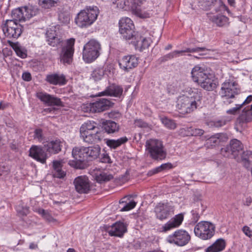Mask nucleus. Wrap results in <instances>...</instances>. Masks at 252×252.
<instances>
[{"instance_id": "nucleus-17", "label": "nucleus", "mask_w": 252, "mask_h": 252, "mask_svg": "<svg viewBox=\"0 0 252 252\" xmlns=\"http://www.w3.org/2000/svg\"><path fill=\"white\" fill-rule=\"evenodd\" d=\"M37 97L41 101L48 106H63L60 98L46 93L38 92L36 93Z\"/></svg>"}, {"instance_id": "nucleus-11", "label": "nucleus", "mask_w": 252, "mask_h": 252, "mask_svg": "<svg viewBox=\"0 0 252 252\" xmlns=\"http://www.w3.org/2000/svg\"><path fill=\"white\" fill-rule=\"evenodd\" d=\"M75 39L71 38L66 40V44L63 46L60 53L61 62L63 64H70L73 61L74 52Z\"/></svg>"}, {"instance_id": "nucleus-14", "label": "nucleus", "mask_w": 252, "mask_h": 252, "mask_svg": "<svg viewBox=\"0 0 252 252\" xmlns=\"http://www.w3.org/2000/svg\"><path fill=\"white\" fill-rule=\"evenodd\" d=\"M138 60L135 55L125 56L119 60V65L121 69L128 72L137 66Z\"/></svg>"}, {"instance_id": "nucleus-46", "label": "nucleus", "mask_w": 252, "mask_h": 252, "mask_svg": "<svg viewBox=\"0 0 252 252\" xmlns=\"http://www.w3.org/2000/svg\"><path fill=\"white\" fill-rule=\"evenodd\" d=\"M113 178L112 176L110 174H107L104 172H102L96 176V180L97 182L101 183L102 182H106L110 180Z\"/></svg>"}, {"instance_id": "nucleus-16", "label": "nucleus", "mask_w": 252, "mask_h": 252, "mask_svg": "<svg viewBox=\"0 0 252 252\" xmlns=\"http://www.w3.org/2000/svg\"><path fill=\"white\" fill-rule=\"evenodd\" d=\"M76 190L79 193H87L90 190V181L86 176L76 177L74 181Z\"/></svg>"}, {"instance_id": "nucleus-63", "label": "nucleus", "mask_w": 252, "mask_h": 252, "mask_svg": "<svg viewBox=\"0 0 252 252\" xmlns=\"http://www.w3.org/2000/svg\"><path fill=\"white\" fill-rule=\"evenodd\" d=\"M242 230L244 234L249 238H251L252 237V231L251 230L249 227L247 226H244L243 227Z\"/></svg>"}, {"instance_id": "nucleus-25", "label": "nucleus", "mask_w": 252, "mask_h": 252, "mask_svg": "<svg viewBox=\"0 0 252 252\" xmlns=\"http://www.w3.org/2000/svg\"><path fill=\"white\" fill-rule=\"evenodd\" d=\"M130 43L132 44L136 49L139 48L140 50L146 49L149 47L151 43L150 38L142 37L138 33L134 36Z\"/></svg>"}, {"instance_id": "nucleus-13", "label": "nucleus", "mask_w": 252, "mask_h": 252, "mask_svg": "<svg viewBox=\"0 0 252 252\" xmlns=\"http://www.w3.org/2000/svg\"><path fill=\"white\" fill-rule=\"evenodd\" d=\"M72 155L75 160V167L76 168H84V162H87L86 147L84 146L75 147L72 151Z\"/></svg>"}, {"instance_id": "nucleus-31", "label": "nucleus", "mask_w": 252, "mask_h": 252, "mask_svg": "<svg viewBox=\"0 0 252 252\" xmlns=\"http://www.w3.org/2000/svg\"><path fill=\"white\" fill-rule=\"evenodd\" d=\"M102 127L108 134H113L119 130V125L115 122L106 120L102 123Z\"/></svg>"}, {"instance_id": "nucleus-42", "label": "nucleus", "mask_w": 252, "mask_h": 252, "mask_svg": "<svg viewBox=\"0 0 252 252\" xmlns=\"http://www.w3.org/2000/svg\"><path fill=\"white\" fill-rule=\"evenodd\" d=\"M12 47L18 56L23 59L27 57V54L26 50L18 44L14 43L12 45Z\"/></svg>"}, {"instance_id": "nucleus-2", "label": "nucleus", "mask_w": 252, "mask_h": 252, "mask_svg": "<svg viewBox=\"0 0 252 252\" xmlns=\"http://www.w3.org/2000/svg\"><path fill=\"white\" fill-rule=\"evenodd\" d=\"M191 74L193 81L204 90L211 91L217 88L214 74L209 73L205 68L196 65L192 68Z\"/></svg>"}, {"instance_id": "nucleus-8", "label": "nucleus", "mask_w": 252, "mask_h": 252, "mask_svg": "<svg viewBox=\"0 0 252 252\" xmlns=\"http://www.w3.org/2000/svg\"><path fill=\"white\" fill-rule=\"evenodd\" d=\"M2 28L5 36L9 38H17L23 31L22 25L13 20H6Z\"/></svg>"}, {"instance_id": "nucleus-64", "label": "nucleus", "mask_w": 252, "mask_h": 252, "mask_svg": "<svg viewBox=\"0 0 252 252\" xmlns=\"http://www.w3.org/2000/svg\"><path fill=\"white\" fill-rule=\"evenodd\" d=\"M62 163L60 161L56 160L53 162V167L54 171L56 170H59V169L62 168Z\"/></svg>"}, {"instance_id": "nucleus-37", "label": "nucleus", "mask_w": 252, "mask_h": 252, "mask_svg": "<svg viewBox=\"0 0 252 252\" xmlns=\"http://www.w3.org/2000/svg\"><path fill=\"white\" fill-rule=\"evenodd\" d=\"M212 8H214L216 12H224L226 11L228 13L229 10L227 6L221 0H215L212 2L211 5Z\"/></svg>"}, {"instance_id": "nucleus-18", "label": "nucleus", "mask_w": 252, "mask_h": 252, "mask_svg": "<svg viewBox=\"0 0 252 252\" xmlns=\"http://www.w3.org/2000/svg\"><path fill=\"white\" fill-rule=\"evenodd\" d=\"M172 209V206L167 203H158L155 208L156 218L161 220L167 219Z\"/></svg>"}, {"instance_id": "nucleus-7", "label": "nucleus", "mask_w": 252, "mask_h": 252, "mask_svg": "<svg viewBox=\"0 0 252 252\" xmlns=\"http://www.w3.org/2000/svg\"><path fill=\"white\" fill-rule=\"evenodd\" d=\"M113 105L114 103L110 100L102 98L84 105L83 109L86 112L100 113L109 109Z\"/></svg>"}, {"instance_id": "nucleus-4", "label": "nucleus", "mask_w": 252, "mask_h": 252, "mask_svg": "<svg viewBox=\"0 0 252 252\" xmlns=\"http://www.w3.org/2000/svg\"><path fill=\"white\" fill-rule=\"evenodd\" d=\"M216 225L209 221H201L196 224L194 233L196 237L202 240H209L215 234Z\"/></svg>"}, {"instance_id": "nucleus-59", "label": "nucleus", "mask_w": 252, "mask_h": 252, "mask_svg": "<svg viewBox=\"0 0 252 252\" xmlns=\"http://www.w3.org/2000/svg\"><path fill=\"white\" fill-rule=\"evenodd\" d=\"M175 54H176V52H174V51L170 52V53L167 54L166 55L163 56L161 58V61L163 62H165L173 59L174 58H176Z\"/></svg>"}, {"instance_id": "nucleus-22", "label": "nucleus", "mask_w": 252, "mask_h": 252, "mask_svg": "<svg viewBox=\"0 0 252 252\" xmlns=\"http://www.w3.org/2000/svg\"><path fill=\"white\" fill-rule=\"evenodd\" d=\"M184 214L180 213L171 218L162 226V232H167L171 229L178 227L184 220Z\"/></svg>"}, {"instance_id": "nucleus-53", "label": "nucleus", "mask_w": 252, "mask_h": 252, "mask_svg": "<svg viewBox=\"0 0 252 252\" xmlns=\"http://www.w3.org/2000/svg\"><path fill=\"white\" fill-rule=\"evenodd\" d=\"M192 218H191V221L193 223H196L199 220L200 215L199 214L198 212L196 210H192L191 211Z\"/></svg>"}, {"instance_id": "nucleus-20", "label": "nucleus", "mask_w": 252, "mask_h": 252, "mask_svg": "<svg viewBox=\"0 0 252 252\" xmlns=\"http://www.w3.org/2000/svg\"><path fill=\"white\" fill-rule=\"evenodd\" d=\"M57 27L53 26L48 28L46 33L47 41L48 44L51 46L56 47L61 45V43L63 41L57 34Z\"/></svg>"}, {"instance_id": "nucleus-58", "label": "nucleus", "mask_w": 252, "mask_h": 252, "mask_svg": "<svg viewBox=\"0 0 252 252\" xmlns=\"http://www.w3.org/2000/svg\"><path fill=\"white\" fill-rule=\"evenodd\" d=\"M134 125L139 127H147L148 124L141 119H136L134 121Z\"/></svg>"}, {"instance_id": "nucleus-33", "label": "nucleus", "mask_w": 252, "mask_h": 252, "mask_svg": "<svg viewBox=\"0 0 252 252\" xmlns=\"http://www.w3.org/2000/svg\"><path fill=\"white\" fill-rule=\"evenodd\" d=\"M145 0H121L118 4L120 3L122 8L126 9L127 8L136 9L138 6L140 5Z\"/></svg>"}, {"instance_id": "nucleus-29", "label": "nucleus", "mask_w": 252, "mask_h": 252, "mask_svg": "<svg viewBox=\"0 0 252 252\" xmlns=\"http://www.w3.org/2000/svg\"><path fill=\"white\" fill-rule=\"evenodd\" d=\"M226 243L224 239L220 238L217 239L212 245L207 248L205 252H220L225 248Z\"/></svg>"}, {"instance_id": "nucleus-60", "label": "nucleus", "mask_w": 252, "mask_h": 252, "mask_svg": "<svg viewBox=\"0 0 252 252\" xmlns=\"http://www.w3.org/2000/svg\"><path fill=\"white\" fill-rule=\"evenodd\" d=\"M191 130V127H185L180 129V133L183 136H189L190 135H188V133H190Z\"/></svg>"}, {"instance_id": "nucleus-3", "label": "nucleus", "mask_w": 252, "mask_h": 252, "mask_svg": "<svg viewBox=\"0 0 252 252\" xmlns=\"http://www.w3.org/2000/svg\"><path fill=\"white\" fill-rule=\"evenodd\" d=\"M99 12V9L96 6H86L77 14L75 23L80 28H87L96 21Z\"/></svg>"}, {"instance_id": "nucleus-57", "label": "nucleus", "mask_w": 252, "mask_h": 252, "mask_svg": "<svg viewBox=\"0 0 252 252\" xmlns=\"http://www.w3.org/2000/svg\"><path fill=\"white\" fill-rule=\"evenodd\" d=\"M54 176L58 178H63L66 175L65 172H64L62 168L59 170L54 171Z\"/></svg>"}, {"instance_id": "nucleus-27", "label": "nucleus", "mask_w": 252, "mask_h": 252, "mask_svg": "<svg viewBox=\"0 0 252 252\" xmlns=\"http://www.w3.org/2000/svg\"><path fill=\"white\" fill-rule=\"evenodd\" d=\"M62 146L63 142L59 139L52 140L44 145L46 152L53 154L59 153L62 150Z\"/></svg>"}, {"instance_id": "nucleus-21", "label": "nucleus", "mask_w": 252, "mask_h": 252, "mask_svg": "<svg viewBox=\"0 0 252 252\" xmlns=\"http://www.w3.org/2000/svg\"><path fill=\"white\" fill-rule=\"evenodd\" d=\"M123 92V88L121 86L112 84L107 86L104 91L98 93L96 96L108 95L120 97L122 95Z\"/></svg>"}, {"instance_id": "nucleus-35", "label": "nucleus", "mask_w": 252, "mask_h": 252, "mask_svg": "<svg viewBox=\"0 0 252 252\" xmlns=\"http://www.w3.org/2000/svg\"><path fill=\"white\" fill-rule=\"evenodd\" d=\"M229 84L227 83H223L221 88L220 94L222 97L226 98H233L237 94H233L232 90L230 88H228Z\"/></svg>"}, {"instance_id": "nucleus-1", "label": "nucleus", "mask_w": 252, "mask_h": 252, "mask_svg": "<svg viewBox=\"0 0 252 252\" xmlns=\"http://www.w3.org/2000/svg\"><path fill=\"white\" fill-rule=\"evenodd\" d=\"M202 94L196 89H190L177 98L176 107L180 114L186 115L194 112L201 104Z\"/></svg>"}, {"instance_id": "nucleus-34", "label": "nucleus", "mask_w": 252, "mask_h": 252, "mask_svg": "<svg viewBox=\"0 0 252 252\" xmlns=\"http://www.w3.org/2000/svg\"><path fill=\"white\" fill-rule=\"evenodd\" d=\"M128 141L126 137H122L117 140L107 139L106 141L107 145L111 149H116Z\"/></svg>"}, {"instance_id": "nucleus-30", "label": "nucleus", "mask_w": 252, "mask_h": 252, "mask_svg": "<svg viewBox=\"0 0 252 252\" xmlns=\"http://www.w3.org/2000/svg\"><path fill=\"white\" fill-rule=\"evenodd\" d=\"M101 148L98 145L86 147L87 161L96 159L100 154Z\"/></svg>"}, {"instance_id": "nucleus-61", "label": "nucleus", "mask_w": 252, "mask_h": 252, "mask_svg": "<svg viewBox=\"0 0 252 252\" xmlns=\"http://www.w3.org/2000/svg\"><path fill=\"white\" fill-rule=\"evenodd\" d=\"M160 172L163 170H168L172 168L173 166L171 163H166L162 164L160 166H158Z\"/></svg>"}, {"instance_id": "nucleus-45", "label": "nucleus", "mask_w": 252, "mask_h": 252, "mask_svg": "<svg viewBox=\"0 0 252 252\" xmlns=\"http://www.w3.org/2000/svg\"><path fill=\"white\" fill-rule=\"evenodd\" d=\"M224 83H227V84H229L228 88H230L232 90H231L233 92V94H238L240 92V89L238 88V84L236 83L235 81L234 80V79L232 78H230L228 79L225 80Z\"/></svg>"}, {"instance_id": "nucleus-54", "label": "nucleus", "mask_w": 252, "mask_h": 252, "mask_svg": "<svg viewBox=\"0 0 252 252\" xmlns=\"http://www.w3.org/2000/svg\"><path fill=\"white\" fill-rule=\"evenodd\" d=\"M10 172V169L8 166L0 164V176H6Z\"/></svg>"}, {"instance_id": "nucleus-44", "label": "nucleus", "mask_w": 252, "mask_h": 252, "mask_svg": "<svg viewBox=\"0 0 252 252\" xmlns=\"http://www.w3.org/2000/svg\"><path fill=\"white\" fill-rule=\"evenodd\" d=\"M104 74L103 68H97L95 69L91 74V78L95 81L100 80Z\"/></svg>"}, {"instance_id": "nucleus-38", "label": "nucleus", "mask_w": 252, "mask_h": 252, "mask_svg": "<svg viewBox=\"0 0 252 252\" xmlns=\"http://www.w3.org/2000/svg\"><path fill=\"white\" fill-rule=\"evenodd\" d=\"M244 110L245 112L239 118L240 121L246 123L251 122L252 121V104L250 108Z\"/></svg>"}, {"instance_id": "nucleus-15", "label": "nucleus", "mask_w": 252, "mask_h": 252, "mask_svg": "<svg viewBox=\"0 0 252 252\" xmlns=\"http://www.w3.org/2000/svg\"><path fill=\"white\" fill-rule=\"evenodd\" d=\"M29 156L42 164L46 163L48 158L47 153L41 146L32 145L29 150Z\"/></svg>"}, {"instance_id": "nucleus-48", "label": "nucleus", "mask_w": 252, "mask_h": 252, "mask_svg": "<svg viewBox=\"0 0 252 252\" xmlns=\"http://www.w3.org/2000/svg\"><path fill=\"white\" fill-rule=\"evenodd\" d=\"M59 20L63 24H67L70 21V16L64 12H61L59 14Z\"/></svg>"}, {"instance_id": "nucleus-52", "label": "nucleus", "mask_w": 252, "mask_h": 252, "mask_svg": "<svg viewBox=\"0 0 252 252\" xmlns=\"http://www.w3.org/2000/svg\"><path fill=\"white\" fill-rule=\"evenodd\" d=\"M38 213L39 214H41L42 215L44 219H45V220H47L49 221H51L53 219V218L49 214V213L44 209H39L38 210Z\"/></svg>"}, {"instance_id": "nucleus-32", "label": "nucleus", "mask_w": 252, "mask_h": 252, "mask_svg": "<svg viewBox=\"0 0 252 252\" xmlns=\"http://www.w3.org/2000/svg\"><path fill=\"white\" fill-rule=\"evenodd\" d=\"M96 129H98L96 127V123L94 121H88L81 126L80 128V135L93 132V131H96Z\"/></svg>"}, {"instance_id": "nucleus-56", "label": "nucleus", "mask_w": 252, "mask_h": 252, "mask_svg": "<svg viewBox=\"0 0 252 252\" xmlns=\"http://www.w3.org/2000/svg\"><path fill=\"white\" fill-rule=\"evenodd\" d=\"M54 176L58 178H63L66 175L65 172H64L62 168L59 170L54 171Z\"/></svg>"}, {"instance_id": "nucleus-43", "label": "nucleus", "mask_w": 252, "mask_h": 252, "mask_svg": "<svg viewBox=\"0 0 252 252\" xmlns=\"http://www.w3.org/2000/svg\"><path fill=\"white\" fill-rule=\"evenodd\" d=\"M60 0H38V3L42 8L48 9L55 6Z\"/></svg>"}, {"instance_id": "nucleus-28", "label": "nucleus", "mask_w": 252, "mask_h": 252, "mask_svg": "<svg viewBox=\"0 0 252 252\" xmlns=\"http://www.w3.org/2000/svg\"><path fill=\"white\" fill-rule=\"evenodd\" d=\"M210 20L218 27H227L229 25V18L221 14H217L209 16Z\"/></svg>"}, {"instance_id": "nucleus-36", "label": "nucleus", "mask_w": 252, "mask_h": 252, "mask_svg": "<svg viewBox=\"0 0 252 252\" xmlns=\"http://www.w3.org/2000/svg\"><path fill=\"white\" fill-rule=\"evenodd\" d=\"M205 51H208V49L205 47H195V48H187L183 50H175L174 51L176 52V57H179L180 55H183L185 53H195V52H202Z\"/></svg>"}, {"instance_id": "nucleus-51", "label": "nucleus", "mask_w": 252, "mask_h": 252, "mask_svg": "<svg viewBox=\"0 0 252 252\" xmlns=\"http://www.w3.org/2000/svg\"><path fill=\"white\" fill-rule=\"evenodd\" d=\"M190 133H188V135H190V136H197L202 135L204 131L200 128H193L191 127V130L190 131Z\"/></svg>"}, {"instance_id": "nucleus-10", "label": "nucleus", "mask_w": 252, "mask_h": 252, "mask_svg": "<svg viewBox=\"0 0 252 252\" xmlns=\"http://www.w3.org/2000/svg\"><path fill=\"white\" fill-rule=\"evenodd\" d=\"M191 237L189 234L182 229L176 230L173 233L169 235L167 238L168 242L178 246L183 247L189 243Z\"/></svg>"}, {"instance_id": "nucleus-9", "label": "nucleus", "mask_w": 252, "mask_h": 252, "mask_svg": "<svg viewBox=\"0 0 252 252\" xmlns=\"http://www.w3.org/2000/svg\"><path fill=\"white\" fill-rule=\"evenodd\" d=\"M119 32L126 40L133 39L136 34L134 31V26L132 21L129 18H122L119 21Z\"/></svg>"}, {"instance_id": "nucleus-24", "label": "nucleus", "mask_w": 252, "mask_h": 252, "mask_svg": "<svg viewBox=\"0 0 252 252\" xmlns=\"http://www.w3.org/2000/svg\"><path fill=\"white\" fill-rule=\"evenodd\" d=\"M45 81L51 85L59 86L64 85L67 82L65 76L59 73L47 74Z\"/></svg>"}, {"instance_id": "nucleus-19", "label": "nucleus", "mask_w": 252, "mask_h": 252, "mask_svg": "<svg viewBox=\"0 0 252 252\" xmlns=\"http://www.w3.org/2000/svg\"><path fill=\"white\" fill-rule=\"evenodd\" d=\"M104 133L100 130L88 133L87 134L80 135L81 139L88 144H95L101 141L104 137Z\"/></svg>"}, {"instance_id": "nucleus-26", "label": "nucleus", "mask_w": 252, "mask_h": 252, "mask_svg": "<svg viewBox=\"0 0 252 252\" xmlns=\"http://www.w3.org/2000/svg\"><path fill=\"white\" fill-rule=\"evenodd\" d=\"M232 153L233 158L237 161L239 160V155L241 153L243 146L241 142L237 139H234L230 141L228 145Z\"/></svg>"}, {"instance_id": "nucleus-50", "label": "nucleus", "mask_w": 252, "mask_h": 252, "mask_svg": "<svg viewBox=\"0 0 252 252\" xmlns=\"http://www.w3.org/2000/svg\"><path fill=\"white\" fill-rule=\"evenodd\" d=\"M136 203L133 201H130L128 203L126 204L121 209V211H127L135 207Z\"/></svg>"}, {"instance_id": "nucleus-55", "label": "nucleus", "mask_w": 252, "mask_h": 252, "mask_svg": "<svg viewBox=\"0 0 252 252\" xmlns=\"http://www.w3.org/2000/svg\"><path fill=\"white\" fill-rule=\"evenodd\" d=\"M100 160L101 162L103 163H111V158L109 156L108 154L104 153L102 154L100 156Z\"/></svg>"}, {"instance_id": "nucleus-49", "label": "nucleus", "mask_w": 252, "mask_h": 252, "mask_svg": "<svg viewBox=\"0 0 252 252\" xmlns=\"http://www.w3.org/2000/svg\"><path fill=\"white\" fill-rule=\"evenodd\" d=\"M220 154L225 157L233 158L232 153L228 145L221 149Z\"/></svg>"}, {"instance_id": "nucleus-41", "label": "nucleus", "mask_w": 252, "mask_h": 252, "mask_svg": "<svg viewBox=\"0 0 252 252\" xmlns=\"http://www.w3.org/2000/svg\"><path fill=\"white\" fill-rule=\"evenodd\" d=\"M241 159L239 158L240 161L243 162L246 168L249 167V159L252 156V152L250 151H246L240 154Z\"/></svg>"}, {"instance_id": "nucleus-6", "label": "nucleus", "mask_w": 252, "mask_h": 252, "mask_svg": "<svg viewBox=\"0 0 252 252\" xmlns=\"http://www.w3.org/2000/svg\"><path fill=\"white\" fill-rule=\"evenodd\" d=\"M101 45L94 39L90 40L83 47L82 58L86 63H91L100 55Z\"/></svg>"}, {"instance_id": "nucleus-5", "label": "nucleus", "mask_w": 252, "mask_h": 252, "mask_svg": "<svg viewBox=\"0 0 252 252\" xmlns=\"http://www.w3.org/2000/svg\"><path fill=\"white\" fill-rule=\"evenodd\" d=\"M146 149L150 157L154 160H161L165 158L166 151L161 141L150 139L146 143Z\"/></svg>"}, {"instance_id": "nucleus-62", "label": "nucleus", "mask_w": 252, "mask_h": 252, "mask_svg": "<svg viewBox=\"0 0 252 252\" xmlns=\"http://www.w3.org/2000/svg\"><path fill=\"white\" fill-rule=\"evenodd\" d=\"M242 105L241 104H236V106L232 108L227 111V113L229 114H235L240 109V108L242 107Z\"/></svg>"}, {"instance_id": "nucleus-40", "label": "nucleus", "mask_w": 252, "mask_h": 252, "mask_svg": "<svg viewBox=\"0 0 252 252\" xmlns=\"http://www.w3.org/2000/svg\"><path fill=\"white\" fill-rule=\"evenodd\" d=\"M221 135V133H217L216 135H213L208 138L206 142V145H207V147H214L217 145H218L220 141V138Z\"/></svg>"}, {"instance_id": "nucleus-47", "label": "nucleus", "mask_w": 252, "mask_h": 252, "mask_svg": "<svg viewBox=\"0 0 252 252\" xmlns=\"http://www.w3.org/2000/svg\"><path fill=\"white\" fill-rule=\"evenodd\" d=\"M33 138L39 142H42L44 140L42 129L41 128L35 129L34 131Z\"/></svg>"}, {"instance_id": "nucleus-39", "label": "nucleus", "mask_w": 252, "mask_h": 252, "mask_svg": "<svg viewBox=\"0 0 252 252\" xmlns=\"http://www.w3.org/2000/svg\"><path fill=\"white\" fill-rule=\"evenodd\" d=\"M160 120L164 126L168 129H174L177 127V125L175 121L173 120L168 119L166 117H160Z\"/></svg>"}, {"instance_id": "nucleus-12", "label": "nucleus", "mask_w": 252, "mask_h": 252, "mask_svg": "<svg viewBox=\"0 0 252 252\" xmlns=\"http://www.w3.org/2000/svg\"><path fill=\"white\" fill-rule=\"evenodd\" d=\"M35 15L34 11L31 7L24 6L16 8L12 11L11 17L14 22H24L30 19Z\"/></svg>"}, {"instance_id": "nucleus-23", "label": "nucleus", "mask_w": 252, "mask_h": 252, "mask_svg": "<svg viewBox=\"0 0 252 252\" xmlns=\"http://www.w3.org/2000/svg\"><path fill=\"white\" fill-rule=\"evenodd\" d=\"M107 231L110 236L122 237L126 232V226L124 222L117 221L108 226Z\"/></svg>"}]
</instances>
